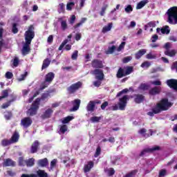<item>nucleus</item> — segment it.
I'll return each mask as SVG.
<instances>
[{"instance_id":"nucleus-63","label":"nucleus","mask_w":177,"mask_h":177,"mask_svg":"<svg viewBox=\"0 0 177 177\" xmlns=\"http://www.w3.org/2000/svg\"><path fill=\"white\" fill-rule=\"evenodd\" d=\"M132 60L131 56L125 57L123 58V63H129Z\"/></svg>"},{"instance_id":"nucleus-10","label":"nucleus","mask_w":177,"mask_h":177,"mask_svg":"<svg viewBox=\"0 0 177 177\" xmlns=\"http://www.w3.org/2000/svg\"><path fill=\"white\" fill-rule=\"evenodd\" d=\"M93 74L95 76V80H99L100 81H103V80H104V73H103V70L94 69Z\"/></svg>"},{"instance_id":"nucleus-35","label":"nucleus","mask_w":177,"mask_h":177,"mask_svg":"<svg viewBox=\"0 0 177 177\" xmlns=\"http://www.w3.org/2000/svg\"><path fill=\"white\" fill-rule=\"evenodd\" d=\"M161 32L162 34H166L167 35H168V34H169V32H171V29H169V26H165L161 28Z\"/></svg>"},{"instance_id":"nucleus-6","label":"nucleus","mask_w":177,"mask_h":177,"mask_svg":"<svg viewBox=\"0 0 177 177\" xmlns=\"http://www.w3.org/2000/svg\"><path fill=\"white\" fill-rule=\"evenodd\" d=\"M128 100H129V95H124L123 97L119 98L118 106H119V110L124 111L127 104H128Z\"/></svg>"},{"instance_id":"nucleus-4","label":"nucleus","mask_w":177,"mask_h":177,"mask_svg":"<svg viewBox=\"0 0 177 177\" xmlns=\"http://www.w3.org/2000/svg\"><path fill=\"white\" fill-rule=\"evenodd\" d=\"M34 30H35L34 25L28 26V30H26L24 34L25 42L31 44L32 39H34V37H35V32Z\"/></svg>"},{"instance_id":"nucleus-60","label":"nucleus","mask_w":177,"mask_h":177,"mask_svg":"<svg viewBox=\"0 0 177 177\" xmlns=\"http://www.w3.org/2000/svg\"><path fill=\"white\" fill-rule=\"evenodd\" d=\"M102 81H103V80H97L96 81L93 82L94 86L99 88V86H100V85H102Z\"/></svg>"},{"instance_id":"nucleus-42","label":"nucleus","mask_w":177,"mask_h":177,"mask_svg":"<svg viewBox=\"0 0 177 177\" xmlns=\"http://www.w3.org/2000/svg\"><path fill=\"white\" fill-rule=\"evenodd\" d=\"M73 120H74L73 116H67L63 119L62 124H68L70 121H73Z\"/></svg>"},{"instance_id":"nucleus-31","label":"nucleus","mask_w":177,"mask_h":177,"mask_svg":"<svg viewBox=\"0 0 177 177\" xmlns=\"http://www.w3.org/2000/svg\"><path fill=\"white\" fill-rule=\"evenodd\" d=\"M165 55H166V56H169V57H174V56H176V50H165Z\"/></svg>"},{"instance_id":"nucleus-62","label":"nucleus","mask_w":177,"mask_h":177,"mask_svg":"<svg viewBox=\"0 0 177 177\" xmlns=\"http://www.w3.org/2000/svg\"><path fill=\"white\" fill-rule=\"evenodd\" d=\"M114 174H115V170H114V169L113 167L109 168V169L108 170L109 176H113V175H114Z\"/></svg>"},{"instance_id":"nucleus-40","label":"nucleus","mask_w":177,"mask_h":177,"mask_svg":"<svg viewBox=\"0 0 177 177\" xmlns=\"http://www.w3.org/2000/svg\"><path fill=\"white\" fill-rule=\"evenodd\" d=\"M10 145H12L10 140L3 139L1 140V145L3 147H6V146H10Z\"/></svg>"},{"instance_id":"nucleus-3","label":"nucleus","mask_w":177,"mask_h":177,"mask_svg":"<svg viewBox=\"0 0 177 177\" xmlns=\"http://www.w3.org/2000/svg\"><path fill=\"white\" fill-rule=\"evenodd\" d=\"M173 103L168 100V98H162L158 103L156 104V109L159 111V113L162 111H167L170 107H172Z\"/></svg>"},{"instance_id":"nucleus-14","label":"nucleus","mask_w":177,"mask_h":177,"mask_svg":"<svg viewBox=\"0 0 177 177\" xmlns=\"http://www.w3.org/2000/svg\"><path fill=\"white\" fill-rule=\"evenodd\" d=\"M39 146H41L39 141L35 140L30 147V153H32V154L37 153L39 149Z\"/></svg>"},{"instance_id":"nucleus-39","label":"nucleus","mask_w":177,"mask_h":177,"mask_svg":"<svg viewBox=\"0 0 177 177\" xmlns=\"http://www.w3.org/2000/svg\"><path fill=\"white\" fill-rule=\"evenodd\" d=\"M15 100H16V97L9 100L8 102L6 103H3L1 106V109H8V107H9V106H10L11 103L12 102H15Z\"/></svg>"},{"instance_id":"nucleus-12","label":"nucleus","mask_w":177,"mask_h":177,"mask_svg":"<svg viewBox=\"0 0 177 177\" xmlns=\"http://www.w3.org/2000/svg\"><path fill=\"white\" fill-rule=\"evenodd\" d=\"M32 124V120H31V118L26 117L24 118L21 120V127H24V128H28Z\"/></svg>"},{"instance_id":"nucleus-55","label":"nucleus","mask_w":177,"mask_h":177,"mask_svg":"<svg viewBox=\"0 0 177 177\" xmlns=\"http://www.w3.org/2000/svg\"><path fill=\"white\" fill-rule=\"evenodd\" d=\"M72 60H77L78 59V50H75L71 55Z\"/></svg>"},{"instance_id":"nucleus-36","label":"nucleus","mask_w":177,"mask_h":177,"mask_svg":"<svg viewBox=\"0 0 177 177\" xmlns=\"http://www.w3.org/2000/svg\"><path fill=\"white\" fill-rule=\"evenodd\" d=\"M35 164V159L34 158H29L26 160V167H34Z\"/></svg>"},{"instance_id":"nucleus-44","label":"nucleus","mask_w":177,"mask_h":177,"mask_svg":"<svg viewBox=\"0 0 177 177\" xmlns=\"http://www.w3.org/2000/svg\"><path fill=\"white\" fill-rule=\"evenodd\" d=\"M107 8H109L108 4H104L102 7L101 11L100 12V16H104V13H106V10H107Z\"/></svg>"},{"instance_id":"nucleus-48","label":"nucleus","mask_w":177,"mask_h":177,"mask_svg":"<svg viewBox=\"0 0 177 177\" xmlns=\"http://www.w3.org/2000/svg\"><path fill=\"white\" fill-rule=\"evenodd\" d=\"M101 153H102V148L100 147V146H98L96 149L95 153L94 154V157L95 158H97V157H99V156H100Z\"/></svg>"},{"instance_id":"nucleus-49","label":"nucleus","mask_w":177,"mask_h":177,"mask_svg":"<svg viewBox=\"0 0 177 177\" xmlns=\"http://www.w3.org/2000/svg\"><path fill=\"white\" fill-rule=\"evenodd\" d=\"M17 24L14 23L12 24V32L13 34H17L19 32V28H17Z\"/></svg>"},{"instance_id":"nucleus-9","label":"nucleus","mask_w":177,"mask_h":177,"mask_svg":"<svg viewBox=\"0 0 177 177\" xmlns=\"http://www.w3.org/2000/svg\"><path fill=\"white\" fill-rule=\"evenodd\" d=\"M158 150H161V148L158 146H155L152 148H147L144 149L140 153V157H143V156H146L147 153H153V151H157Z\"/></svg>"},{"instance_id":"nucleus-34","label":"nucleus","mask_w":177,"mask_h":177,"mask_svg":"<svg viewBox=\"0 0 177 177\" xmlns=\"http://www.w3.org/2000/svg\"><path fill=\"white\" fill-rule=\"evenodd\" d=\"M146 132H147V130H146L145 128H142L138 131V133H140V135H142L143 138H150V135L146 133Z\"/></svg>"},{"instance_id":"nucleus-56","label":"nucleus","mask_w":177,"mask_h":177,"mask_svg":"<svg viewBox=\"0 0 177 177\" xmlns=\"http://www.w3.org/2000/svg\"><path fill=\"white\" fill-rule=\"evenodd\" d=\"M19 62L20 61L19 60V58L17 57H15L12 61V65L14 66V67H17Z\"/></svg>"},{"instance_id":"nucleus-46","label":"nucleus","mask_w":177,"mask_h":177,"mask_svg":"<svg viewBox=\"0 0 177 177\" xmlns=\"http://www.w3.org/2000/svg\"><path fill=\"white\" fill-rule=\"evenodd\" d=\"M133 72V67L132 66H127L126 70L124 71L125 75H129Z\"/></svg>"},{"instance_id":"nucleus-7","label":"nucleus","mask_w":177,"mask_h":177,"mask_svg":"<svg viewBox=\"0 0 177 177\" xmlns=\"http://www.w3.org/2000/svg\"><path fill=\"white\" fill-rule=\"evenodd\" d=\"M82 87V82H77L71 84L69 87L67 88V92L69 95H73V93H75L78 89Z\"/></svg>"},{"instance_id":"nucleus-50","label":"nucleus","mask_w":177,"mask_h":177,"mask_svg":"<svg viewBox=\"0 0 177 177\" xmlns=\"http://www.w3.org/2000/svg\"><path fill=\"white\" fill-rule=\"evenodd\" d=\"M128 92H129V89L124 88L117 93L116 97H120V96H121L122 95H124V93H128Z\"/></svg>"},{"instance_id":"nucleus-15","label":"nucleus","mask_w":177,"mask_h":177,"mask_svg":"<svg viewBox=\"0 0 177 177\" xmlns=\"http://www.w3.org/2000/svg\"><path fill=\"white\" fill-rule=\"evenodd\" d=\"M160 93H161L160 86H155L149 91V95H150V96H156V95H160Z\"/></svg>"},{"instance_id":"nucleus-51","label":"nucleus","mask_w":177,"mask_h":177,"mask_svg":"<svg viewBox=\"0 0 177 177\" xmlns=\"http://www.w3.org/2000/svg\"><path fill=\"white\" fill-rule=\"evenodd\" d=\"M149 27H153V28L156 27V22L155 21H150V22H149L147 24V25L145 26V30H147V28Z\"/></svg>"},{"instance_id":"nucleus-24","label":"nucleus","mask_w":177,"mask_h":177,"mask_svg":"<svg viewBox=\"0 0 177 177\" xmlns=\"http://www.w3.org/2000/svg\"><path fill=\"white\" fill-rule=\"evenodd\" d=\"M19 138H20L19 133L15 131L12 136L11 139L10 140L11 141V143H16L19 142Z\"/></svg>"},{"instance_id":"nucleus-21","label":"nucleus","mask_w":177,"mask_h":177,"mask_svg":"<svg viewBox=\"0 0 177 177\" xmlns=\"http://www.w3.org/2000/svg\"><path fill=\"white\" fill-rule=\"evenodd\" d=\"M95 102L93 101H90L86 106V111L88 113H93V111H95Z\"/></svg>"},{"instance_id":"nucleus-1","label":"nucleus","mask_w":177,"mask_h":177,"mask_svg":"<svg viewBox=\"0 0 177 177\" xmlns=\"http://www.w3.org/2000/svg\"><path fill=\"white\" fill-rule=\"evenodd\" d=\"M53 91H46V92L41 94V97H37L35 100L32 103L30 108L28 110L27 114H28L30 117H34V115H37L38 113V110H39V105L41 104V100H45L48 99V97H50V93H52Z\"/></svg>"},{"instance_id":"nucleus-33","label":"nucleus","mask_w":177,"mask_h":177,"mask_svg":"<svg viewBox=\"0 0 177 177\" xmlns=\"http://www.w3.org/2000/svg\"><path fill=\"white\" fill-rule=\"evenodd\" d=\"M113 28V24L109 23L107 26H105L102 28V32L105 34V32H107L108 31H111V28Z\"/></svg>"},{"instance_id":"nucleus-19","label":"nucleus","mask_w":177,"mask_h":177,"mask_svg":"<svg viewBox=\"0 0 177 177\" xmlns=\"http://www.w3.org/2000/svg\"><path fill=\"white\" fill-rule=\"evenodd\" d=\"M53 80H55V74L53 72H49L46 75L44 81L48 84H52Z\"/></svg>"},{"instance_id":"nucleus-30","label":"nucleus","mask_w":177,"mask_h":177,"mask_svg":"<svg viewBox=\"0 0 177 177\" xmlns=\"http://www.w3.org/2000/svg\"><path fill=\"white\" fill-rule=\"evenodd\" d=\"M147 114V115H149L150 117H154V114H160V111H158L157 107L155 106L152 109V111H149Z\"/></svg>"},{"instance_id":"nucleus-5","label":"nucleus","mask_w":177,"mask_h":177,"mask_svg":"<svg viewBox=\"0 0 177 177\" xmlns=\"http://www.w3.org/2000/svg\"><path fill=\"white\" fill-rule=\"evenodd\" d=\"M50 84V83H48V82H46V80H44V82H43L41 84L40 88L35 92V93L33 94V95L32 97H30L28 99V103H32V101L34 100V99H35V97H37V96H38V95H39L41 93V91H44V89H46V88H48V86H49Z\"/></svg>"},{"instance_id":"nucleus-47","label":"nucleus","mask_w":177,"mask_h":177,"mask_svg":"<svg viewBox=\"0 0 177 177\" xmlns=\"http://www.w3.org/2000/svg\"><path fill=\"white\" fill-rule=\"evenodd\" d=\"M12 111H6L5 112V115H4V117L6 118V120H10L12 118Z\"/></svg>"},{"instance_id":"nucleus-32","label":"nucleus","mask_w":177,"mask_h":177,"mask_svg":"<svg viewBox=\"0 0 177 177\" xmlns=\"http://www.w3.org/2000/svg\"><path fill=\"white\" fill-rule=\"evenodd\" d=\"M149 88H150V85L146 83L141 84L138 87V89L140 91H149Z\"/></svg>"},{"instance_id":"nucleus-59","label":"nucleus","mask_w":177,"mask_h":177,"mask_svg":"<svg viewBox=\"0 0 177 177\" xmlns=\"http://www.w3.org/2000/svg\"><path fill=\"white\" fill-rule=\"evenodd\" d=\"M5 77L7 80H12L13 78V73L12 72H7L6 73Z\"/></svg>"},{"instance_id":"nucleus-41","label":"nucleus","mask_w":177,"mask_h":177,"mask_svg":"<svg viewBox=\"0 0 177 177\" xmlns=\"http://www.w3.org/2000/svg\"><path fill=\"white\" fill-rule=\"evenodd\" d=\"M138 174V169H134L127 174L123 177H133Z\"/></svg>"},{"instance_id":"nucleus-29","label":"nucleus","mask_w":177,"mask_h":177,"mask_svg":"<svg viewBox=\"0 0 177 177\" xmlns=\"http://www.w3.org/2000/svg\"><path fill=\"white\" fill-rule=\"evenodd\" d=\"M149 3V0H142L138 3L136 6V9H142L144 6H146V4Z\"/></svg>"},{"instance_id":"nucleus-38","label":"nucleus","mask_w":177,"mask_h":177,"mask_svg":"<svg viewBox=\"0 0 177 177\" xmlns=\"http://www.w3.org/2000/svg\"><path fill=\"white\" fill-rule=\"evenodd\" d=\"M37 174L39 177H48V173L45 172V170L39 169Z\"/></svg>"},{"instance_id":"nucleus-37","label":"nucleus","mask_w":177,"mask_h":177,"mask_svg":"<svg viewBox=\"0 0 177 177\" xmlns=\"http://www.w3.org/2000/svg\"><path fill=\"white\" fill-rule=\"evenodd\" d=\"M115 49H117V47L115 46H112L111 47L108 48V50L106 51V55H113L114 53Z\"/></svg>"},{"instance_id":"nucleus-11","label":"nucleus","mask_w":177,"mask_h":177,"mask_svg":"<svg viewBox=\"0 0 177 177\" xmlns=\"http://www.w3.org/2000/svg\"><path fill=\"white\" fill-rule=\"evenodd\" d=\"M71 103L73 106L69 109V111H77L80 109V106H81V100L75 99V100L72 101Z\"/></svg>"},{"instance_id":"nucleus-57","label":"nucleus","mask_w":177,"mask_h":177,"mask_svg":"<svg viewBox=\"0 0 177 177\" xmlns=\"http://www.w3.org/2000/svg\"><path fill=\"white\" fill-rule=\"evenodd\" d=\"M124 10H125V12H126V13H131V12H133V8H132V6L128 5V6L125 8Z\"/></svg>"},{"instance_id":"nucleus-16","label":"nucleus","mask_w":177,"mask_h":177,"mask_svg":"<svg viewBox=\"0 0 177 177\" xmlns=\"http://www.w3.org/2000/svg\"><path fill=\"white\" fill-rule=\"evenodd\" d=\"M30 45H31V43H28L27 41H25V44H24V46L22 48V55L24 56H26V55H28L31 50V48H30Z\"/></svg>"},{"instance_id":"nucleus-23","label":"nucleus","mask_w":177,"mask_h":177,"mask_svg":"<svg viewBox=\"0 0 177 177\" xmlns=\"http://www.w3.org/2000/svg\"><path fill=\"white\" fill-rule=\"evenodd\" d=\"M59 21H61V28L62 31H66V29L68 28L67 20H63V18H59Z\"/></svg>"},{"instance_id":"nucleus-28","label":"nucleus","mask_w":177,"mask_h":177,"mask_svg":"<svg viewBox=\"0 0 177 177\" xmlns=\"http://www.w3.org/2000/svg\"><path fill=\"white\" fill-rule=\"evenodd\" d=\"M92 168H93V162L89 161L88 164L84 166V172H89Z\"/></svg>"},{"instance_id":"nucleus-2","label":"nucleus","mask_w":177,"mask_h":177,"mask_svg":"<svg viewBox=\"0 0 177 177\" xmlns=\"http://www.w3.org/2000/svg\"><path fill=\"white\" fill-rule=\"evenodd\" d=\"M167 23L169 24H177V7L174 6L169 8L167 11Z\"/></svg>"},{"instance_id":"nucleus-22","label":"nucleus","mask_w":177,"mask_h":177,"mask_svg":"<svg viewBox=\"0 0 177 177\" xmlns=\"http://www.w3.org/2000/svg\"><path fill=\"white\" fill-rule=\"evenodd\" d=\"M146 49H141L140 50H138L136 54H135V57L137 60H139V59H140V57H142V56H143L144 55H146Z\"/></svg>"},{"instance_id":"nucleus-18","label":"nucleus","mask_w":177,"mask_h":177,"mask_svg":"<svg viewBox=\"0 0 177 177\" xmlns=\"http://www.w3.org/2000/svg\"><path fill=\"white\" fill-rule=\"evenodd\" d=\"M3 167H16V162L10 158H7L3 162Z\"/></svg>"},{"instance_id":"nucleus-58","label":"nucleus","mask_w":177,"mask_h":177,"mask_svg":"<svg viewBox=\"0 0 177 177\" xmlns=\"http://www.w3.org/2000/svg\"><path fill=\"white\" fill-rule=\"evenodd\" d=\"M125 41L122 42L119 47L117 48V52H121V50L125 48Z\"/></svg>"},{"instance_id":"nucleus-53","label":"nucleus","mask_w":177,"mask_h":177,"mask_svg":"<svg viewBox=\"0 0 177 177\" xmlns=\"http://www.w3.org/2000/svg\"><path fill=\"white\" fill-rule=\"evenodd\" d=\"M28 75V72H25L24 74L21 75V77L18 78V81L21 82L26 80V77Z\"/></svg>"},{"instance_id":"nucleus-25","label":"nucleus","mask_w":177,"mask_h":177,"mask_svg":"<svg viewBox=\"0 0 177 177\" xmlns=\"http://www.w3.org/2000/svg\"><path fill=\"white\" fill-rule=\"evenodd\" d=\"M145 100V97L142 94L136 95L134 102L137 104L142 103Z\"/></svg>"},{"instance_id":"nucleus-20","label":"nucleus","mask_w":177,"mask_h":177,"mask_svg":"<svg viewBox=\"0 0 177 177\" xmlns=\"http://www.w3.org/2000/svg\"><path fill=\"white\" fill-rule=\"evenodd\" d=\"M37 165L39 167H41L42 168L48 167L49 165V160H48V158H46L40 159L37 161Z\"/></svg>"},{"instance_id":"nucleus-27","label":"nucleus","mask_w":177,"mask_h":177,"mask_svg":"<svg viewBox=\"0 0 177 177\" xmlns=\"http://www.w3.org/2000/svg\"><path fill=\"white\" fill-rule=\"evenodd\" d=\"M50 64V59L49 58H46L43 61V64L41 66V70H45V68H48L49 65Z\"/></svg>"},{"instance_id":"nucleus-61","label":"nucleus","mask_w":177,"mask_h":177,"mask_svg":"<svg viewBox=\"0 0 177 177\" xmlns=\"http://www.w3.org/2000/svg\"><path fill=\"white\" fill-rule=\"evenodd\" d=\"M167 175V170L163 169L159 171V177H164Z\"/></svg>"},{"instance_id":"nucleus-43","label":"nucleus","mask_w":177,"mask_h":177,"mask_svg":"<svg viewBox=\"0 0 177 177\" xmlns=\"http://www.w3.org/2000/svg\"><path fill=\"white\" fill-rule=\"evenodd\" d=\"M27 160H24V158L19 157V167H24L26 165Z\"/></svg>"},{"instance_id":"nucleus-64","label":"nucleus","mask_w":177,"mask_h":177,"mask_svg":"<svg viewBox=\"0 0 177 177\" xmlns=\"http://www.w3.org/2000/svg\"><path fill=\"white\" fill-rule=\"evenodd\" d=\"M21 177H37V175L34 174H21Z\"/></svg>"},{"instance_id":"nucleus-17","label":"nucleus","mask_w":177,"mask_h":177,"mask_svg":"<svg viewBox=\"0 0 177 177\" xmlns=\"http://www.w3.org/2000/svg\"><path fill=\"white\" fill-rule=\"evenodd\" d=\"M52 114H53V111L52 109L49 108L44 112L41 115V118H42V120L50 118V117H52Z\"/></svg>"},{"instance_id":"nucleus-8","label":"nucleus","mask_w":177,"mask_h":177,"mask_svg":"<svg viewBox=\"0 0 177 177\" xmlns=\"http://www.w3.org/2000/svg\"><path fill=\"white\" fill-rule=\"evenodd\" d=\"M91 66L93 68L99 69L103 68L104 67V65H103V61L97 59H94L91 61Z\"/></svg>"},{"instance_id":"nucleus-45","label":"nucleus","mask_w":177,"mask_h":177,"mask_svg":"<svg viewBox=\"0 0 177 177\" xmlns=\"http://www.w3.org/2000/svg\"><path fill=\"white\" fill-rule=\"evenodd\" d=\"M68 129V127H67V125L63 124L59 128V132L62 134L66 133L67 132V130Z\"/></svg>"},{"instance_id":"nucleus-54","label":"nucleus","mask_w":177,"mask_h":177,"mask_svg":"<svg viewBox=\"0 0 177 177\" xmlns=\"http://www.w3.org/2000/svg\"><path fill=\"white\" fill-rule=\"evenodd\" d=\"M68 42V40L66 39L65 40L63 41V42L61 44L59 47L58 48V50H62L64 46H66V44Z\"/></svg>"},{"instance_id":"nucleus-13","label":"nucleus","mask_w":177,"mask_h":177,"mask_svg":"<svg viewBox=\"0 0 177 177\" xmlns=\"http://www.w3.org/2000/svg\"><path fill=\"white\" fill-rule=\"evenodd\" d=\"M167 85L177 92V80L170 79L167 80Z\"/></svg>"},{"instance_id":"nucleus-26","label":"nucleus","mask_w":177,"mask_h":177,"mask_svg":"<svg viewBox=\"0 0 177 177\" xmlns=\"http://www.w3.org/2000/svg\"><path fill=\"white\" fill-rule=\"evenodd\" d=\"M125 70H124V68H119L117 74H116V77L117 78H122V77H125Z\"/></svg>"},{"instance_id":"nucleus-52","label":"nucleus","mask_w":177,"mask_h":177,"mask_svg":"<svg viewBox=\"0 0 177 177\" xmlns=\"http://www.w3.org/2000/svg\"><path fill=\"white\" fill-rule=\"evenodd\" d=\"M100 120H102V117L93 116L91 118L90 121L91 122H99Z\"/></svg>"}]
</instances>
